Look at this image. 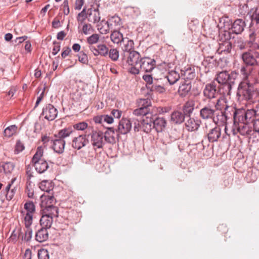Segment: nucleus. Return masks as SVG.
Returning <instances> with one entry per match:
<instances>
[{"instance_id": "obj_1", "label": "nucleus", "mask_w": 259, "mask_h": 259, "mask_svg": "<svg viewBox=\"0 0 259 259\" xmlns=\"http://www.w3.org/2000/svg\"><path fill=\"white\" fill-rule=\"evenodd\" d=\"M236 96L240 101L254 103L259 101V90L250 80H242L238 84Z\"/></svg>"}, {"instance_id": "obj_2", "label": "nucleus", "mask_w": 259, "mask_h": 259, "mask_svg": "<svg viewBox=\"0 0 259 259\" xmlns=\"http://www.w3.org/2000/svg\"><path fill=\"white\" fill-rule=\"evenodd\" d=\"M138 103L140 107L134 110L133 114L138 116H143V118L151 116L152 115L150 113L151 107V100L148 98L141 99Z\"/></svg>"}, {"instance_id": "obj_3", "label": "nucleus", "mask_w": 259, "mask_h": 259, "mask_svg": "<svg viewBox=\"0 0 259 259\" xmlns=\"http://www.w3.org/2000/svg\"><path fill=\"white\" fill-rule=\"evenodd\" d=\"M132 124L134 125V128L135 132L142 130L145 133H148L151 130V121L149 116L142 119L133 118L131 119Z\"/></svg>"}, {"instance_id": "obj_4", "label": "nucleus", "mask_w": 259, "mask_h": 259, "mask_svg": "<svg viewBox=\"0 0 259 259\" xmlns=\"http://www.w3.org/2000/svg\"><path fill=\"white\" fill-rule=\"evenodd\" d=\"M242 59L247 66H259V51L253 49H249L242 54Z\"/></svg>"}, {"instance_id": "obj_5", "label": "nucleus", "mask_w": 259, "mask_h": 259, "mask_svg": "<svg viewBox=\"0 0 259 259\" xmlns=\"http://www.w3.org/2000/svg\"><path fill=\"white\" fill-rule=\"evenodd\" d=\"M219 92L217 89V84L212 81L205 85L203 91V94L206 99L211 100L217 98Z\"/></svg>"}, {"instance_id": "obj_6", "label": "nucleus", "mask_w": 259, "mask_h": 259, "mask_svg": "<svg viewBox=\"0 0 259 259\" xmlns=\"http://www.w3.org/2000/svg\"><path fill=\"white\" fill-rule=\"evenodd\" d=\"M132 128V121L131 119L122 118L118 123V127L116 129L117 136L125 135L129 133Z\"/></svg>"}, {"instance_id": "obj_7", "label": "nucleus", "mask_w": 259, "mask_h": 259, "mask_svg": "<svg viewBox=\"0 0 259 259\" xmlns=\"http://www.w3.org/2000/svg\"><path fill=\"white\" fill-rule=\"evenodd\" d=\"M232 116L231 110L220 111L217 113L215 116H214L213 121L219 126L221 125H226L228 119L231 118Z\"/></svg>"}, {"instance_id": "obj_8", "label": "nucleus", "mask_w": 259, "mask_h": 259, "mask_svg": "<svg viewBox=\"0 0 259 259\" xmlns=\"http://www.w3.org/2000/svg\"><path fill=\"white\" fill-rule=\"evenodd\" d=\"M231 79L228 82L219 84L218 87V90L220 94L224 96H230L231 94V91L233 87L235 85V80L234 76L232 75Z\"/></svg>"}, {"instance_id": "obj_9", "label": "nucleus", "mask_w": 259, "mask_h": 259, "mask_svg": "<svg viewBox=\"0 0 259 259\" xmlns=\"http://www.w3.org/2000/svg\"><path fill=\"white\" fill-rule=\"evenodd\" d=\"M155 61L148 57L141 58L139 64L140 70L145 72H151L155 66Z\"/></svg>"}, {"instance_id": "obj_10", "label": "nucleus", "mask_w": 259, "mask_h": 259, "mask_svg": "<svg viewBox=\"0 0 259 259\" xmlns=\"http://www.w3.org/2000/svg\"><path fill=\"white\" fill-rule=\"evenodd\" d=\"M41 114L45 116V119L52 121L56 118L58 111L53 105L48 104L43 108Z\"/></svg>"}, {"instance_id": "obj_11", "label": "nucleus", "mask_w": 259, "mask_h": 259, "mask_svg": "<svg viewBox=\"0 0 259 259\" xmlns=\"http://www.w3.org/2000/svg\"><path fill=\"white\" fill-rule=\"evenodd\" d=\"M149 117L151 121V129L155 128L157 132H160L165 128L167 122L164 118L157 117L154 119L152 116Z\"/></svg>"}, {"instance_id": "obj_12", "label": "nucleus", "mask_w": 259, "mask_h": 259, "mask_svg": "<svg viewBox=\"0 0 259 259\" xmlns=\"http://www.w3.org/2000/svg\"><path fill=\"white\" fill-rule=\"evenodd\" d=\"M92 142L94 147L97 148H102L105 142L103 140V133L101 131L93 132L92 134Z\"/></svg>"}, {"instance_id": "obj_13", "label": "nucleus", "mask_w": 259, "mask_h": 259, "mask_svg": "<svg viewBox=\"0 0 259 259\" xmlns=\"http://www.w3.org/2000/svg\"><path fill=\"white\" fill-rule=\"evenodd\" d=\"M234 76V79H236L238 74L236 71H232L230 73L226 71L219 72L215 78V80L219 84L228 82L231 79L232 75Z\"/></svg>"}, {"instance_id": "obj_14", "label": "nucleus", "mask_w": 259, "mask_h": 259, "mask_svg": "<svg viewBox=\"0 0 259 259\" xmlns=\"http://www.w3.org/2000/svg\"><path fill=\"white\" fill-rule=\"evenodd\" d=\"M89 49L95 56L100 55L103 57H106L108 54L109 49L105 44H100L97 47L90 46Z\"/></svg>"}, {"instance_id": "obj_15", "label": "nucleus", "mask_w": 259, "mask_h": 259, "mask_svg": "<svg viewBox=\"0 0 259 259\" xmlns=\"http://www.w3.org/2000/svg\"><path fill=\"white\" fill-rule=\"evenodd\" d=\"M221 135V129L219 126L215 125V127L209 129L207 132L206 137L209 142L218 141Z\"/></svg>"}, {"instance_id": "obj_16", "label": "nucleus", "mask_w": 259, "mask_h": 259, "mask_svg": "<svg viewBox=\"0 0 259 259\" xmlns=\"http://www.w3.org/2000/svg\"><path fill=\"white\" fill-rule=\"evenodd\" d=\"M88 143L89 140L86 138V135H82L73 139L72 146L74 149L79 150Z\"/></svg>"}, {"instance_id": "obj_17", "label": "nucleus", "mask_w": 259, "mask_h": 259, "mask_svg": "<svg viewBox=\"0 0 259 259\" xmlns=\"http://www.w3.org/2000/svg\"><path fill=\"white\" fill-rule=\"evenodd\" d=\"M232 115L233 117L234 124L235 126L238 124L247 123L245 120L244 110H237L233 108L232 110Z\"/></svg>"}, {"instance_id": "obj_18", "label": "nucleus", "mask_w": 259, "mask_h": 259, "mask_svg": "<svg viewBox=\"0 0 259 259\" xmlns=\"http://www.w3.org/2000/svg\"><path fill=\"white\" fill-rule=\"evenodd\" d=\"M107 24V30L108 29H118L122 25L121 18L115 15L110 17L106 22Z\"/></svg>"}, {"instance_id": "obj_19", "label": "nucleus", "mask_w": 259, "mask_h": 259, "mask_svg": "<svg viewBox=\"0 0 259 259\" xmlns=\"http://www.w3.org/2000/svg\"><path fill=\"white\" fill-rule=\"evenodd\" d=\"M128 56L126 62L131 66H138L140 63V60L141 58L139 53L136 51H132L126 54Z\"/></svg>"}, {"instance_id": "obj_20", "label": "nucleus", "mask_w": 259, "mask_h": 259, "mask_svg": "<svg viewBox=\"0 0 259 259\" xmlns=\"http://www.w3.org/2000/svg\"><path fill=\"white\" fill-rule=\"evenodd\" d=\"M201 123V121L199 119H195L191 117L185 122V126L188 131H197Z\"/></svg>"}, {"instance_id": "obj_21", "label": "nucleus", "mask_w": 259, "mask_h": 259, "mask_svg": "<svg viewBox=\"0 0 259 259\" xmlns=\"http://www.w3.org/2000/svg\"><path fill=\"white\" fill-rule=\"evenodd\" d=\"M51 144L54 151L58 154L63 153L65 145V141L61 138L51 140Z\"/></svg>"}, {"instance_id": "obj_22", "label": "nucleus", "mask_w": 259, "mask_h": 259, "mask_svg": "<svg viewBox=\"0 0 259 259\" xmlns=\"http://www.w3.org/2000/svg\"><path fill=\"white\" fill-rule=\"evenodd\" d=\"M215 115V110L209 106H205L200 111V116L203 119L213 120Z\"/></svg>"}, {"instance_id": "obj_23", "label": "nucleus", "mask_w": 259, "mask_h": 259, "mask_svg": "<svg viewBox=\"0 0 259 259\" xmlns=\"http://www.w3.org/2000/svg\"><path fill=\"white\" fill-rule=\"evenodd\" d=\"M245 26L244 21L241 19H238L232 23L231 29L233 33L240 34L244 30Z\"/></svg>"}, {"instance_id": "obj_24", "label": "nucleus", "mask_w": 259, "mask_h": 259, "mask_svg": "<svg viewBox=\"0 0 259 259\" xmlns=\"http://www.w3.org/2000/svg\"><path fill=\"white\" fill-rule=\"evenodd\" d=\"M41 214L52 217V218L58 217V208L54 205L43 207L41 208Z\"/></svg>"}, {"instance_id": "obj_25", "label": "nucleus", "mask_w": 259, "mask_h": 259, "mask_svg": "<svg viewBox=\"0 0 259 259\" xmlns=\"http://www.w3.org/2000/svg\"><path fill=\"white\" fill-rule=\"evenodd\" d=\"M107 130L105 132L103 137L106 142L110 144H114L116 142L115 133L116 130L113 127H106Z\"/></svg>"}, {"instance_id": "obj_26", "label": "nucleus", "mask_w": 259, "mask_h": 259, "mask_svg": "<svg viewBox=\"0 0 259 259\" xmlns=\"http://www.w3.org/2000/svg\"><path fill=\"white\" fill-rule=\"evenodd\" d=\"M181 76L185 80L184 81H188V80L194 79L196 76L194 68L188 67L186 69L181 70Z\"/></svg>"}, {"instance_id": "obj_27", "label": "nucleus", "mask_w": 259, "mask_h": 259, "mask_svg": "<svg viewBox=\"0 0 259 259\" xmlns=\"http://www.w3.org/2000/svg\"><path fill=\"white\" fill-rule=\"evenodd\" d=\"M185 116L183 112L175 111L171 114L170 122L173 124H179L184 121Z\"/></svg>"}, {"instance_id": "obj_28", "label": "nucleus", "mask_w": 259, "mask_h": 259, "mask_svg": "<svg viewBox=\"0 0 259 259\" xmlns=\"http://www.w3.org/2000/svg\"><path fill=\"white\" fill-rule=\"evenodd\" d=\"M219 43V48L217 50L219 54L224 53L227 54L231 52L232 49V43L228 40L221 41Z\"/></svg>"}, {"instance_id": "obj_29", "label": "nucleus", "mask_w": 259, "mask_h": 259, "mask_svg": "<svg viewBox=\"0 0 259 259\" xmlns=\"http://www.w3.org/2000/svg\"><path fill=\"white\" fill-rule=\"evenodd\" d=\"M195 107V102L189 100L183 106V113L186 117H190L192 114Z\"/></svg>"}, {"instance_id": "obj_30", "label": "nucleus", "mask_w": 259, "mask_h": 259, "mask_svg": "<svg viewBox=\"0 0 259 259\" xmlns=\"http://www.w3.org/2000/svg\"><path fill=\"white\" fill-rule=\"evenodd\" d=\"M215 108L217 110L220 111H232L233 109V107L229 106L227 104L226 99L223 98H219L217 100V102L215 103Z\"/></svg>"}, {"instance_id": "obj_31", "label": "nucleus", "mask_w": 259, "mask_h": 259, "mask_svg": "<svg viewBox=\"0 0 259 259\" xmlns=\"http://www.w3.org/2000/svg\"><path fill=\"white\" fill-rule=\"evenodd\" d=\"M191 88L192 85L190 82H187V81L182 82L178 90V93L180 96L181 97H185L187 96L190 93Z\"/></svg>"}, {"instance_id": "obj_32", "label": "nucleus", "mask_w": 259, "mask_h": 259, "mask_svg": "<svg viewBox=\"0 0 259 259\" xmlns=\"http://www.w3.org/2000/svg\"><path fill=\"white\" fill-rule=\"evenodd\" d=\"M32 164L36 171L39 174L45 172L49 168V165L46 160H40Z\"/></svg>"}, {"instance_id": "obj_33", "label": "nucleus", "mask_w": 259, "mask_h": 259, "mask_svg": "<svg viewBox=\"0 0 259 259\" xmlns=\"http://www.w3.org/2000/svg\"><path fill=\"white\" fill-rule=\"evenodd\" d=\"M248 14L251 20L250 27L259 24V10L257 8H252Z\"/></svg>"}, {"instance_id": "obj_34", "label": "nucleus", "mask_w": 259, "mask_h": 259, "mask_svg": "<svg viewBox=\"0 0 259 259\" xmlns=\"http://www.w3.org/2000/svg\"><path fill=\"white\" fill-rule=\"evenodd\" d=\"M40 225L42 228L49 229L51 227L53 222V218L41 214L40 219Z\"/></svg>"}, {"instance_id": "obj_35", "label": "nucleus", "mask_w": 259, "mask_h": 259, "mask_svg": "<svg viewBox=\"0 0 259 259\" xmlns=\"http://www.w3.org/2000/svg\"><path fill=\"white\" fill-rule=\"evenodd\" d=\"M247 124L248 123H241V124H238V125H237V126H236L237 128L238 132L241 135L246 136L253 134V133H252V131L251 128Z\"/></svg>"}, {"instance_id": "obj_36", "label": "nucleus", "mask_w": 259, "mask_h": 259, "mask_svg": "<svg viewBox=\"0 0 259 259\" xmlns=\"http://www.w3.org/2000/svg\"><path fill=\"white\" fill-rule=\"evenodd\" d=\"M48 229L41 228L35 234V239L39 242H44L48 238Z\"/></svg>"}, {"instance_id": "obj_37", "label": "nucleus", "mask_w": 259, "mask_h": 259, "mask_svg": "<svg viewBox=\"0 0 259 259\" xmlns=\"http://www.w3.org/2000/svg\"><path fill=\"white\" fill-rule=\"evenodd\" d=\"M41 202L40 206L41 208L43 207L54 205V203H55L56 200L53 195H42L41 196Z\"/></svg>"}, {"instance_id": "obj_38", "label": "nucleus", "mask_w": 259, "mask_h": 259, "mask_svg": "<svg viewBox=\"0 0 259 259\" xmlns=\"http://www.w3.org/2000/svg\"><path fill=\"white\" fill-rule=\"evenodd\" d=\"M14 167L15 165L13 162H3L0 165V172H3L6 175L10 174L13 170Z\"/></svg>"}, {"instance_id": "obj_39", "label": "nucleus", "mask_w": 259, "mask_h": 259, "mask_svg": "<svg viewBox=\"0 0 259 259\" xmlns=\"http://www.w3.org/2000/svg\"><path fill=\"white\" fill-rule=\"evenodd\" d=\"M180 77L179 73L175 71H171L164 78H165V82L168 81L170 85H172L176 83Z\"/></svg>"}, {"instance_id": "obj_40", "label": "nucleus", "mask_w": 259, "mask_h": 259, "mask_svg": "<svg viewBox=\"0 0 259 259\" xmlns=\"http://www.w3.org/2000/svg\"><path fill=\"white\" fill-rule=\"evenodd\" d=\"M249 35V40L247 41V45L249 48V49L254 50L255 48L258 47V43L255 42V40L256 39V34L254 31H251Z\"/></svg>"}, {"instance_id": "obj_41", "label": "nucleus", "mask_w": 259, "mask_h": 259, "mask_svg": "<svg viewBox=\"0 0 259 259\" xmlns=\"http://www.w3.org/2000/svg\"><path fill=\"white\" fill-rule=\"evenodd\" d=\"M111 40L115 44L124 42L126 38L123 37L122 34L118 30H114L111 34Z\"/></svg>"}, {"instance_id": "obj_42", "label": "nucleus", "mask_w": 259, "mask_h": 259, "mask_svg": "<svg viewBox=\"0 0 259 259\" xmlns=\"http://www.w3.org/2000/svg\"><path fill=\"white\" fill-rule=\"evenodd\" d=\"M125 41L123 42L124 44L123 47H122V50L124 52V56H126V54L134 51L133 49L134 48V42L133 40L129 39L128 38H125Z\"/></svg>"}, {"instance_id": "obj_43", "label": "nucleus", "mask_w": 259, "mask_h": 259, "mask_svg": "<svg viewBox=\"0 0 259 259\" xmlns=\"http://www.w3.org/2000/svg\"><path fill=\"white\" fill-rule=\"evenodd\" d=\"M88 20L89 21L93 22L94 23L99 22L100 20V16L99 11L96 9L91 10L89 14Z\"/></svg>"}, {"instance_id": "obj_44", "label": "nucleus", "mask_w": 259, "mask_h": 259, "mask_svg": "<svg viewBox=\"0 0 259 259\" xmlns=\"http://www.w3.org/2000/svg\"><path fill=\"white\" fill-rule=\"evenodd\" d=\"M39 187L44 191L49 193L53 189V185L51 182L48 180H44L40 184Z\"/></svg>"}, {"instance_id": "obj_45", "label": "nucleus", "mask_w": 259, "mask_h": 259, "mask_svg": "<svg viewBox=\"0 0 259 259\" xmlns=\"http://www.w3.org/2000/svg\"><path fill=\"white\" fill-rule=\"evenodd\" d=\"M44 150L41 147H38L37 148L36 151L31 159V163H36L40 160H45L44 159L42 158Z\"/></svg>"}, {"instance_id": "obj_46", "label": "nucleus", "mask_w": 259, "mask_h": 259, "mask_svg": "<svg viewBox=\"0 0 259 259\" xmlns=\"http://www.w3.org/2000/svg\"><path fill=\"white\" fill-rule=\"evenodd\" d=\"M244 114L245 120H246V122L247 123L253 122L254 120V117H257L253 109L247 110L246 111H244Z\"/></svg>"}, {"instance_id": "obj_47", "label": "nucleus", "mask_w": 259, "mask_h": 259, "mask_svg": "<svg viewBox=\"0 0 259 259\" xmlns=\"http://www.w3.org/2000/svg\"><path fill=\"white\" fill-rule=\"evenodd\" d=\"M252 70L251 68H248L247 65L241 66L240 72L243 75L242 80H250L249 77Z\"/></svg>"}, {"instance_id": "obj_48", "label": "nucleus", "mask_w": 259, "mask_h": 259, "mask_svg": "<svg viewBox=\"0 0 259 259\" xmlns=\"http://www.w3.org/2000/svg\"><path fill=\"white\" fill-rule=\"evenodd\" d=\"M17 126L16 125H12L7 127L4 132V136L7 137H11L16 132Z\"/></svg>"}, {"instance_id": "obj_49", "label": "nucleus", "mask_w": 259, "mask_h": 259, "mask_svg": "<svg viewBox=\"0 0 259 259\" xmlns=\"http://www.w3.org/2000/svg\"><path fill=\"white\" fill-rule=\"evenodd\" d=\"M72 133V131L70 128H64L59 131L58 136L55 135L56 137L58 138H61L64 140V138L69 136Z\"/></svg>"}, {"instance_id": "obj_50", "label": "nucleus", "mask_w": 259, "mask_h": 259, "mask_svg": "<svg viewBox=\"0 0 259 259\" xmlns=\"http://www.w3.org/2000/svg\"><path fill=\"white\" fill-rule=\"evenodd\" d=\"M100 38V35L98 34L94 33L87 38V42L90 46H93L98 42Z\"/></svg>"}, {"instance_id": "obj_51", "label": "nucleus", "mask_w": 259, "mask_h": 259, "mask_svg": "<svg viewBox=\"0 0 259 259\" xmlns=\"http://www.w3.org/2000/svg\"><path fill=\"white\" fill-rule=\"evenodd\" d=\"M88 18V14L86 12V9L83 8L81 12L78 14L77 16V20L78 24L80 25L82 24L86 18Z\"/></svg>"}, {"instance_id": "obj_52", "label": "nucleus", "mask_w": 259, "mask_h": 259, "mask_svg": "<svg viewBox=\"0 0 259 259\" xmlns=\"http://www.w3.org/2000/svg\"><path fill=\"white\" fill-rule=\"evenodd\" d=\"M109 58L113 61L118 60L119 57V52L116 49H111L108 50V54Z\"/></svg>"}, {"instance_id": "obj_53", "label": "nucleus", "mask_w": 259, "mask_h": 259, "mask_svg": "<svg viewBox=\"0 0 259 259\" xmlns=\"http://www.w3.org/2000/svg\"><path fill=\"white\" fill-rule=\"evenodd\" d=\"M143 79L146 82V87L148 90H149L150 87L152 85L154 79L150 74H145L143 76Z\"/></svg>"}, {"instance_id": "obj_54", "label": "nucleus", "mask_w": 259, "mask_h": 259, "mask_svg": "<svg viewBox=\"0 0 259 259\" xmlns=\"http://www.w3.org/2000/svg\"><path fill=\"white\" fill-rule=\"evenodd\" d=\"M151 92H154L159 94L164 93L166 90L164 87L161 85H152L149 90Z\"/></svg>"}, {"instance_id": "obj_55", "label": "nucleus", "mask_w": 259, "mask_h": 259, "mask_svg": "<svg viewBox=\"0 0 259 259\" xmlns=\"http://www.w3.org/2000/svg\"><path fill=\"white\" fill-rule=\"evenodd\" d=\"M38 259H49V254L48 251L44 248H41L38 251Z\"/></svg>"}, {"instance_id": "obj_56", "label": "nucleus", "mask_w": 259, "mask_h": 259, "mask_svg": "<svg viewBox=\"0 0 259 259\" xmlns=\"http://www.w3.org/2000/svg\"><path fill=\"white\" fill-rule=\"evenodd\" d=\"M24 208L27 210V213H33L35 210V207L32 201H28L25 203Z\"/></svg>"}, {"instance_id": "obj_57", "label": "nucleus", "mask_w": 259, "mask_h": 259, "mask_svg": "<svg viewBox=\"0 0 259 259\" xmlns=\"http://www.w3.org/2000/svg\"><path fill=\"white\" fill-rule=\"evenodd\" d=\"M32 219L33 213H26L24 217L25 227H29L31 226L32 223Z\"/></svg>"}, {"instance_id": "obj_58", "label": "nucleus", "mask_w": 259, "mask_h": 259, "mask_svg": "<svg viewBox=\"0 0 259 259\" xmlns=\"http://www.w3.org/2000/svg\"><path fill=\"white\" fill-rule=\"evenodd\" d=\"M24 148L25 147L24 144L20 140H18L17 141L15 145L14 153L15 154H17L22 152Z\"/></svg>"}, {"instance_id": "obj_59", "label": "nucleus", "mask_w": 259, "mask_h": 259, "mask_svg": "<svg viewBox=\"0 0 259 259\" xmlns=\"http://www.w3.org/2000/svg\"><path fill=\"white\" fill-rule=\"evenodd\" d=\"M26 230L25 231L24 240L28 242L30 240L32 235V230L29 227H26Z\"/></svg>"}, {"instance_id": "obj_60", "label": "nucleus", "mask_w": 259, "mask_h": 259, "mask_svg": "<svg viewBox=\"0 0 259 259\" xmlns=\"http://www.w3.org/2000/svg\"><path fill=\"white\" fill-rule=\"evenodd\" d=\"M92 26L90 24H84L82 26V32L85 35L89 34L93 31Z\"/></svg>"}, {"instance_id": "obj_61", "label": "nucleus", "mask_w": 259, "mask_h": 259, "mask_svg": "<svg viewBox=\"0 0 259 259\" xmlns=\"http://www.w3.org/2000/svg\"><path fill=\"white\" fill-rule=\"evenodd\" d=\"M73 127L74 129L77 130L83 131L87 128L88 124L85 122H81L75 124Z\"/></svg>"}, {"instance_id": "obj_62", "label": "nucleus", "mask_w": 259, "mask_h": 259, "mask_svg": "<svg viewBox=\"0 0 259 259\" xmlns=\"http://www.w3.org/2000/svg\"><path fill=\"white\" fill-rule=\"evenodd\" d=\"M220 41L223 40H228L230 41V39L231 38V34L230 32L228 31H224L223 32H222L220 34Z\"/></svg>"}, {"instance_id": "obj_63", "label": "nucleus", "mask_w": 259, "mask_h": 259, "mask_svg": "<svg viewBox=\"0 0 259 259\" xmlns=\"http://www.w3.org/2000/svg\"><path fill=\"white\" fill-rule=\"evenodd\" d=\"M78 60L83 64H87L88 63V58L87 55L84 53H81L78 55Z\"/></svg>"}, {"instance_id": "obj_64", "label": "nucleus", "mask_w": 259, "mask_h": 259, "mask_svg": "<svg viewBox=\"0 0 259 259\" xmlns=\"http://www.w3.org/2000/svg\"><path fill=\"white\" fill-rule=\"evenodd\" d=\"M164 82H165V78H154L153 80V82L152 85H161L165 87V83Z\"/></svg>"}]
</instances>
